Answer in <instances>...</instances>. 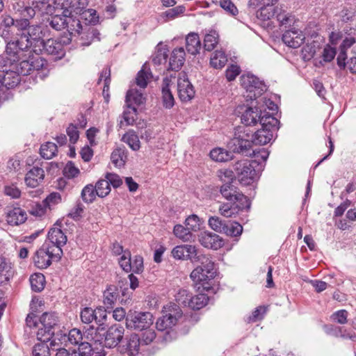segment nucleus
I'll list each match as a JSON object with an SVG mask.
<instances>
[{
	"mask_svg": "<svg viewBox=\"0 0 356 356\" xmlns=\"http://www.w3.org/2000/svg\"><path fill=\"white\" fill-rule=\"evenodd\" d=\"M261 121V129L252 131L250 128L238 127L234 136L227 143V147L233 153L251 156L254 151L253 145H264L269 143L273 132L278 130L280 121L272 115H268Z\"/></svg>",
	"mask_w": 356,
	"mask_h": 356,
	"instance_id": "obj_1",
	"label": "nucleus"
},
{
	"mask_svg": "<svg viewBox=\"0 0 356 356\" xmlns=\"http://www.w3.org/2000/svg\"><path fill=\"white\" fill-rule=\"evenodd\" d=\"M222 196L227 200L220 206V213L226 218L236 216L240 211L250 209V202L239 189L234 185L233 181H228L220 187Z\"/></svg>",
	"mask_w": 356,
	"mask_h": 356,
	"instance_id": "obj_2",
	"label": "nucleus"
},
{
	"mask_svg": "<svg viewBox=\"0 0 356 356\" xmlns=\"http://www.w3.org/2000/svg\"><path fill=\"white\" fill-rule=\"evenodd\" d=\"M31 45L32 42L29 35L23 32L19 38L8 42L6 49L8 59L19 61L21 58L29 55V51H31V54H33V51L30 49Z\"/></svg>",
	"mask_w": 356,
	"mask_h": 356,
	"instance_id": "obj_3",
	"label": "nucleus"
},
{
	"mask_svg": "<svg viewBox=\"0 0 356 356\" xmlns=\"http://www.w3.org/2000/svg\"><path fill=\"white\" fill-rule=\"evenodd\" d=\"M12 69L15 70L17 74L26 76L30 74L33 70H40L46 64V60L42 57L34 56L33 54L26 55L19 61L10 60Z\"/></svg>",
	"mask_w": 356,
	"mask_h": 356,
	"instance_id": "obj_4",
	"label": "nucleus"
},
{
	"mask_svg": "<svg viewBox=\"0 0 356 356\" xmlns=\"http://www.w3.org/2000/svg\"><path fill=\"white\" fill-rule=\"evenodd\" d=\"M256 162L248 159L238 161L233 164L234 179L243 185L251 184L257 175L255 170Z\"/></svg>",
	"mask_w": 356,
	"mask_h": 356,
	"instance_id": "obj_5",
	"label": "nucleus"
},
{
	"mask_svg": "<svg viewBox=\"0 0 356 356\" xmlns=\"http://www.w3.org/2000/svg\"><path fill=\"white\" fill-rule=\"evenodd\" d=\"M57 316L51 313H44L39 318L40 327L37 331V339L39 341H49L58 328Z\"/></svg>",
	"mask_w": 356,
	"mask_h": 356,
	"instance_id": "obj_6",
	"label": "nucleus"
},
{
	"mask_svg": "<svg viewBox=\"0 0 356 356\" xmlns=\"http://www.w3.org/2000/svg\"><path fill=\"white\" fill-rule=\"evenodd\" d=\"M153 323V316L149 312L129 311L126 318L127 329L143 331L149 328Z\"/></svg>",
	"mask_w": 356,
	"mask_h": 356,
	"instance_id": "obj_7",
	"label": "nucleus"
},
{
	"mask_svg": "<svg viewBox=\"0 0 356 356\" xmlns=\"http://www.w3.org/2000/svg\"><path fill=\"white\" fill-rule=\"evenodd\" d=\"M241 83L249 94L250 99H257L266 90V85L253 74H243L241 76Z\"/></svg>",
	"mask_w": 356,
	"mask_h": 356,
	"instance_id": "obj_8",
	"label": "nucleus"
},
{
	"mask_svg": "<svg viewBox=\"0 0 356 356\" xmlns=\"http://www.w3.org/2000/svg\"><path fill=\"white\" fill-rule=\"evenodd\" d=\"M170 313L163 315L159 318L156 323V327L159 331H164L175 325L178 319L182 316V311L175 304L171 306Z\"/></svg>",
	"mask_w": 356,
	"mask_h": 356,
	"instance_id": "obj_9",
	"label": "nucleus"
},
{
	"mask_svg": "<svg viewBox=\"0 0 356 356\" xmlns=\"http://www.w3.org/2000/svg\"><path fill=\"white\" fill-rule=\"evenodd\" d=\"M177 92L179 97L182 102H188L195 96V90L189 81L188 75L184 72L179 74L177 79Z\"/></svg>",
	"mask_w": 356,
	"mask_h": 356,
	"instance_id": "obj_10",
	"label": "nucleus"
},
{
	"mask_svg": "<svg viewBox=\"0 0 356 356\" xmlns=\"http://www.w3.org/2000/svg\"><path fill=\"white\" fill-rule=\"evenodd\" d=\"M268 115L269 114H266L262 115L261 111L256 106L245 107L241 114V120L245 126V127L248 128V127L256 125L258 122L261 124V121L263 120L262 118H264V117Z\"/></svg>",
	"mask_w": 356,
	"mask_h": 356,
	"instance_id": "obj_11",
	"label": "nucleus"
},
{
	"mask_svg": "<svg viewBox=\"0 0 356 356\" xmlns=\"http://www.w3.org/2000/svg\"><path fill=\"white\" fill-rule=\"evenodd\" d=\"M124 329L120 325L110 327L105 333L104 346L112 348L116 347L122 340Z\"/></svg>",
	"mask_w": 356,
	"mask_h": 356,
	"instance_id": "obj_12",
	"label": "nucleus"
},
{
	"mask_svg": "<svg viewBox=\"0 0 356 356\" xmlns=\"http://www.w3.org/2000/svg\"><path fill=\"white\" fill-rule=\"evenodd\" d=\"M198 241L204 248L213 250H218L224 245L223 239L219 235L210 232H201Z\"/></svg>",
	"mask_w": 356,
	"mask_h": 356,
	"instance_id": "obj_13",
	"label": "nucleus"
},
{
	"mask_svg": "<svg viewBox=\"0 0 356 356\" xmlns=\"http://www.w3.org/2000/svg\"><path fill=\"white\" fill-rule=\"evenodd\" d=\"M197 254L196 248L191 245H177L172 250L174 258L182 260L191 259L194 261Z\"/></svg>",
	"mask_w": 356,
	"mask_h": 356,
	"instance_id": "obj_14",
	"label": "nucleus"
},
{
	"mask_svg": "<svg viewBox=\"0 0 356 356\" xmlns=\"http://www.w3.org/2000/svg\"><path fill=\"white\" fill-rule=\"evenodd\" d=\"M20 82V76L11 68L10 72L0 74V90L2 95H4V90L16 87Z\"/></svg>",
	"mask_w": 356,
	"mask_h": 356,
	"instance_id": "obj_15",
	"label": "nucleus"
},
{
	"mask_svg": "<svg viewBox=\"0 0 356 356\" xmlns=\"http://www.w3.org/2000/svg\"><path fill=\"white\" fill-rule=\"evenodd\" d=\"M140 343V337L136 334H133L126 339L124 345L118 346V350L121 353L133 356L138 353Z\"/></svg>",
	"mask_w": 356,
	"mask_h": 356,
	"instance_id": "obj_16",
	"label": "nucleus"
},
{
	"mask_svg": "<svg viewBox=\"0 0 356 356\" xmlns=\"http://www.w3.org/2000/svg\"><path fill=\"white\" fill-rule=\"evenodd\" d=\"M282 39L286 45L296 49L303 43L305 37L301 31L291 29L284 32Z\"/></svg>",
	"mask_w": 356,
	"mask_h": 356,
	"instance_id": "obj_17",
	"label": "nucleus"
},
{
	"mask_svg": "<svg viewBox=\"0 0 356 356\" xmlns=\"http://www.w3.org/2000/svg\"><path fill=\"white\" fill-rule=\"evenodd\" d=\"M171 82L170 78L165 77L161 84L162 103L163 106L167 109L172 108L175 105V98L170 88Z\"/></svg>",
	"mask_w": 356,
	"mask_h": 356,
	"instance_id": "obj_18",
	"label": "nucleus"
},
{
	"mask_svg": "<svg viewBox=\"0 0 356 356\" xmlns=\"http://www.w3.org/2000/svg\"><path fill=\"white\" fill-rule=\"evenodd\" d=\"M99 32L98 30L93 27L89 26L87 22L85 23L84 29L79 35L81 41V45L88 46L95 40L99 41Z\"/></svg>",
	"mask_w": 356,
	"mask_h": 356,
	"instance_id": "obj_19",
	"label": "nucleus"
},
{
	"mask_svg": "<svg viewBox=\"0 0 356 356\" xmlns=\"http://www.w3.org/2000/svg\"><path fill=\"white\" fill-rule=\"evenodd\" d=\"M194 261L200 263L201 265L197 268H201L203 271H205L207 273L206 277L209 280H213L215 277L216 271L214 268V263L208 256L197 254Z\"/></svg>",
	"mask_w": 356,
	"mask_h": 356,
	"instance_id": "obj_20",
	"label": "nucleus"
},
{
	"mask_svg": "<svg viewBox=\"0 0 356 356\" xmlns=\"http://www.w3.org/2000/svg\"><path fill=\"white\" fill-rule=\"evenodd\" d=\"M26 219L27 214L26 211L19 207H15L10 209L6 214V221L12 226L21 225L24 223Z\"/></svg>",
	"mask_w": 356,
	"mask_h": 356,
	"instance_id": "obj_21",
	"label": "nucleus"
},
{
	"mask_svg": "<svg viewBox=\"0 0 356 356\" xmlns=\"http://www.w3.org/2000/svg\"><path fill=\"white\" fill-rule=\"evenodd\" d=\"M44 170L39 167H33L26 173L25 182L28 186L35 188L44 179Z\"/></svg>",
	"mask_w": 356,
	"mask_h": 356,
	"instance_id": "obj_22",
	"label": "nucleus"
},
{
	"mask_svg": "<svg viewBox=\"0 0 356 356\" xmlns=\"http://www.w3.org/2000/svg\"><path fill=\"white\" fill-rule=\"evenodd\" d=\"M48 252L49 250H47L44 245L35 252L33 259L37 268L44 269L51 265V257H49Z\"/></svg>",
	"mask_w": 356,
	"mask_h": 356,
	"instance_id": "obj_23",
	"label": "nucleus"
},
{
	"mask_svg": "<svg viewBox=\"0 0 356 356\" xmlns=\"http://www.w3.org/2000/svg\"><path fill=\"white\" fill-rule=\"evenodd\" d=\"M41 45L43 50L48 54L56 55L58 57L64 54L62 42L57 40L50 38L46 41L42 40Z\"/></svg>",
	"mask_w": 356,
	"mask_h": 356,
	"instance_id": "obj_24",
	"label": "nucleus"
},
{
	"mask_svg": "<svg viewBox=\"0 0 356 356\" xmlns=\"http://www.w3.org/2000/svg\"><path fill=\"white\" fill-rule=\"evenodd\" d=\"M185 61V51L183 47L175 49L171 54L169 61V69L178 71L183 66Z\"/></svg>",
	"mask_w": 356,
	"mask_h": 356,
	"instance_id": "obj_25",
	"label": "nucleus"
},
{
	"mask_svg": "<svg viewBox=\"0 0 356 356\" xmlns=\"http://www.w3.org/2000/svg\"><path fill=\"white\" fill-rule=\"evenodd\" d=\"M356 42L355 38H346L339 47V53L337 58V65L341 69L346 67V60L347 58L346 51Z\"/></svg>",
	"mask_w": 356,
	"mask_h": 356,
	"instance_id": "obj_26",
	"label": "nucleus"
},
{
	"mask_svg": "<svg viewBox=\"0 0 356 356\" xmlns=\"http://www.w3.org/2000/svg\"><path fill=\"white\" fill-rule=\"evenodd\" d=\"M186 49L188 53L196 55L201 49V42L198 34L195 33H189L186 38Z\"/></svg>",
	"mask_w": 356,
	"mask_h": 356,
	"instance_id": "obj_27",
	"label": "nucleus"
},
{
	"mask_svg": "<svg viewBox=\"0 0 356 356\" xmlns=\"http://www.w3.org/2000/svg\"><path fill=\"white\" fill-rule=\"evenodd\" d=\"M207 273L203 271L201 268H195L191 273V278L195 282L201 284L203 290L209 291L211 289V286L209 281L211 280L206 277Z\"/></svg>",
	"mask_w": 356,
	"mask_h": 356,
	"instance_id": "obj_28",
	"label": "nucleus"
},
{
	"mask_svg": "<svg viewBox=\"0 0 356 356\" xmlns=\"http://www.w3.org/2000/svg\"><path fill=\"white\" fill-rule=\"evenodd\" d=\"M48 238L53 245L63 246L67 242V236L57 227L51 228L48 232Z\"/></svg>",
	"mask_w": 356,
	"mask_h": 356,
	"instance_id": "obj_29",
	"label": "nucleus"
},
{
	"mask_svg": "<svg viewBox=\"0 0 356 356\" xmlns=\"http://www.w3.org/2000/svg\"><path fill=\"white\" fill-rule=\"evenodd\" d=\"M64 14L49 17L46 20V26H50L56 31H60L67 26V17Z\"/></svg>",
	"mask_w": 356,
	"mask_h": 356,
	"instance_id": "obj_30",
	"label": "nucleus"
},
{
	"mask_svg": "<svg viewBox=\"0 0 356 356\" xmlns=\"http://www.w3.org/2000/svg\"><path fill=\"white\" fill-rule=\"evenodd\" d=\"M273 6L274 5L264 4V6L257 11V19L261 20L263 23L274 19L275 15L276 14V7Z\"/></svg>",
	"mask_w": 356,
	"mask_h": 356,
	"instance_id": "obj_31",
	"label": "nucleus"
},
{
	"mask_svg": "<svg viewBox=\"0 0 356 356\" xmlns=\"http://www.w3.org/2000/svg\"><path fill=\"white\" fill-rule=\"evenodd\" d=\"M273 19L276 20L280 26H284L286 28L293 22V17L282 8L276 6V14L275 15Z\"/></svg>",
	"mask_w": 356,
	"mask_h": 356,
	"instance_id": "obj_32",
	"label": "nucleus"
},
{
	"mask_svg": "<svg viewBox=\"0 0 356 356\" xmlns=\"http://www.w3.org/2000/svg\"><path fill=\"white\" fill-rule=\"evenodd\" d=\"M145 101L143 94L136 89L129 90L126 95V103L128 108H131L132 103L136 105L143 104Z\"/></svg>",
	"mask_w": 356,
	"mask_h": 356,
	"instance_id": "obj_33",
	"label": "nucleus"
},
{
	"mask_svg": "<svg viewBox=\"0 0 356 356\" xmlns=\"http://www.w3.org/2000/svg\"><path fill=\"white\" fill-rule=\"evenodd\" d=\"M127 157L126 149L123 146L119 147L113 150L111 156V159L115 167L120 168L125 164Z\"/></svg>",
	"mask_w": 356,
	"mask_h": 356,
	"instance_id": "obj_34",
	"label": "nucleus"
},
{
	"mask_svg": "<svg viewBox=\"0 0 356 356\" xmlns=\"http://www.w3.org/2000/svg\"><path fill=\"white\" fill-rule=\"evenodd\" d=\"M232 150H225L222 148H215L210 152V157L211 159L218 162H226L231 160L233 157Z\"/></svg>",
	"mask_w": 356,
	"mask_h": 356,
	"instance_id": "obj_35",
	"label": "nucleus"
},
{
	"mask_svg": "<svg viewBox=\"0 0 356 356\" xmlns=\"http://www.w3.org/2000/svg\"><path fill=\"white\" fill-rule=\"evenodd\" d=\"M118 297V289L114 285H110L104 293V304L107 309H112Z\"/></svg>",
	"mask_w": 356,
	"mask_h": 356,
	"instance_id": "obj_36",
	"label": "nucleus"
},
{
	"mask_svg": "<svg viewBox=\"0 0 356 356\" xmlns=\"http://www.w3.org/2000/svg\"><path fill=\"white\" fill-rule=\"evenodd\" d=\"M46 30L40 25H32L30 26L25 33L29 35L30 40L40 42L41 44V41L44 40L43 38L45 36Z\"/></svg>",
	"mask_w": 356,
	"mask_h": 356,
	"instance_id": "obj_37",
	"label": "nucleus"
},
{
	"mask_svg": "<svg viewBox=\"0 0 356 356\" xmlns=\"http://www.w3.org/2000/svg\"><path fill=\"white\" fill-rule=\"evenodd\" d=\"M209 301V297L204 293H199L192 296L190 299L188 307L193 310H199L206 306Z\"/></svg>",
	"mask_w": 356,
	"mask_h": 356,
	"instance_id": "obj_38",
	"label": "nucleus"
},
{
	"mask_svg": "<svg viewBox=\"0 0 356 356\" xmlns=\"http://www.w3.org/2000/svg\"><path fill=\"white\" fill-rule=\"evenodd\" d=\"M64 339L67 340V346L68 345L78 346L83 342V336L79 329L73 328L69 331L67 337H64Z\"/></svg>",
	"mask_w": 356,
	"mask_h": 356,
	"instance_id": "obj_39",
	"label": "nucleus"
},
{
	"mask_svg": "<svg viewBox=\"0 0 356 356\" xmlns=\"http://www.w3.org/2000/svg\"><path fill=\"white\" fill-rule=\"evenodd\" d=\"M57 150V145L55 143L47 142L41 145L40 153L42 158L45 159H51L56 156Z\"/></svg>",
	"mask_w": 356,
	"mask_h": 356,
	"instance_id": "obj_40",
	"label": "nucleus"
},
{
	"mask_svg": "<svg viewBox=\"0 0 356 356\" xmlns=\"http://www.w3.org/2000/svg\"><path fill=\"white\" fill-rule=\"evenodd\" d=\"M227 62V56L225 52L222 51H216L210 59L211 65L216 69L222 68Z\"/></svg>",
	"mask_w": 356,
	"mask_h": 356,
	"instance_id": "obj_41",
	"label": "nucleus"
},
{
	"mask_svg": "<svg viewBox=\"0 0 356 356\" xmlns=\"http://www.w3.org/2000/svg\"><path fill=\"white\" fill-rule=\"evenodd\" d=\"M168 49L165 45L159 43L156 47V51L152 57V62L155 65H161L165 62L168 58Z\"/></svg>",
	"mask_w": 356,
	"mask_h": 356,
	"instance_id": "obj_42",
	"label": "nucleus"
},
{
	"mask_svg": "<svg viewBox=\"0 0 356 356\" xmlns=\"http://www.w3.org/2000/svg\"><path fill=\"white\" fill-rule=\"evenodd\" d=\"M29 280L33 291L40 292L44 289L45 277L42 274L35 273L30 277Z\"/></svg>",
	"mask_w": 356,
	"mask_h": 356,
	"instance_id": "obj_43",
	"label": "nucleus"
},
{
	"mask_svg": "<svg viewBox=\"0 0 356 356\" xmlns=\"http://www.w3.org/2000/svg\"><path fill=\"white\" fill-rule=\"evenodd\" d=\"M242 232L243 227L238 222L236 221H227L223 234L229 236H238L242 234Z\"/></svg>",
	"mask_w": 356,
	"mask_h": 356,
	"instance_id": "obj_44",
	"label": "nucleus"
},
{
	"mask_svg": "<svg viewBox=\"0 0 356 356\" xmlns=\"http://www.w3.org/2000/svg\"><path fill=\"white\" fill-rule=\"evenodd\" d=\"M96 188L92 184L86 185L81 191V198L86 203H92L96 197Z\"/></svg>",
	"mask_w": 356,
	"mask_h": 356,
	"instance_id": "obj_45",
	"label": "nucleus"
},
{
	"mask_svg": "<svg viewBox=\"0 0 356 356\" xmlns=\"http://www.w3.org/2000/svg\"><path fill=\"white\" fill-rule=\"evenodd\" d=\"M40 341L33 346L32 356H50V348L47 343L48 341Z\"/></svg>",
	"mask_w": 356,
	"mask_h": 356,
	"instance_id": "obj_46",
	"label": "nucleus"
},
{
	"mask_svg": "<svg viewBox=\"0 0 356 356\" xmlns=\"http://www.w3.org/2000/svg\"><path fill=\"white\" fill-rule=\"evenodd\" d=\"M69 24L68 32L71 36L79 35L84 29V26L81 24L79 19L70 18L67 22V25Z\"/></svg>",
	"mask_w": 356,
	"mask_h": 356,
	"instance_id": "obj_47",
	"label": "nucleus"
},
{
	"mask_svg": "<svg viewBox=\"0 0 356 356\" xmlns=\"http://www.w3.org/2000/svg\"><path fill=\"white\" fill-rule=\"evenodd\" d=\"M174 234L184 241H188L192 237V233L188 227L181 225H176L173 229Z\"/></svg>",
	"mask_w": 356,
	"mask_h": 356,
	"instance_id": "obj_48",
	"label": "nucleus"
},
{
	"mask_svg": "<svg viewBox=\"0 0 356 356\" xmlns=\"http://www.w3.org/2000/svg\"><path fill=\"white\" fill-rule=\"evenodd\" d=\"M227 221L222 220L218 216H211L209 219V227L216 232L223 233Z\"/></svg>",
	"mask_w": 356,
	"mask_h": 356,
	"instance_id": "obj_49",
	"label": "nucleus"
},
{
	"mask_svg": "<svg viewBox=\"0 0 356 356\" xmlns=\"http://www.w3.org/2000/svg\"><path fill=\"white\" fill-rule=\"evenodd\" d=\"M95 186L96 188V193L100 197H106L111 192L109 182L106 178L105 179H99Z\"/></svg>",
	"mask_w": 356,
	"mask_h": 356,
	"instance_id": "obj_50",
	"label": "nucleus"
},
{
	"mask_svg": "<svg viewBox=\"0 0 356 356\" xmlns=\"http://www.w3.org/2000/svg\"><path fill=\"white\" fill-rule=\"evenodd\" d=\"M202 221L195 214L189 216L185 220V225L191 232H197L200 229Z\"/></svg>",
	"mask_w": 356,
	"mask_h": 356,
	"instance_id": "obj_51",
	"label": "nucleus"
},
{
	"mask_svg": "<svg viewBox=\"0 0 356 356\" xmlns=\"http://www.w3.org/2000/svg\"><path fill=\"white\" fill-rule=\"evenodd\" d=\"M122 140L127 143L134 151L140 149V141L138 136L135 134H124L122 137Z\"/></svg>",
	"mask_w": 356,
	"mask_h": 356,
	"instance_id": "obj_52",
	"label": "nucleus"
},
{
	"mask_svg": "<svg viewBox=\"0 0 356 356\" xmlns=\"http://www.w3.org/2000/svg\"><path fill=\"white\" fill-rule=\"evenodd\" d=\"M53 2L55 8L63 10L62 13L65 16L71 14L69 9L72 8V0H53Z\"/></svg>",
	"mask_w": 356,
	"mask_h": 356,
	"instance_id": "obj_53",
	"label": "nucleus"
},
{
	"mask_svg": "<svg viewBox=\"0 0 356 356\" xmlns=\"http://www.w3.org/2000/svg\"><path fill=\"white\" fill-rule=\"evenodd\" d=\"M191 294L186 289H179L175 295V300L179 305L188 307L190 303Z\"/></svg>",
	"mask_w": 356,
	"mask_h": 356,
	"instance_id": "obj_54",
	"label": "nucleus"
},
{
	"mask_svg": "<svg viewBox=\"0 0 356 356\" xmlns=\"http://www.w3.org/2000/svg\"><path fill=\"white\" fill-rule=\"evenodd\" d=\"M218 43V36L216 33L207 34L204 40V48L208 51H212Z\"/></svg>",
	"mask_w": 356,
	"mask_h": 356,
	"instance_id": "obj_55",
	"label": "nucleus"
},
{
	"mask_svg": "<svg viewBox=\"0 0 356 356\" xmlns=\"http://www.w3.org/2000/svg\"><path fill=\"white\" fill-rule=\"evenodd\" d=\"M119 264L125 272L129 273L131 271V258L129 251L125 250L124 252V254L120 257L119 260Z\"/></svg>",
	"mask_w": 356,
	"mask_h": 356,
	"instance_id": "obj_56",
	"label": "nucleus"
},
{
	"mask_svg": "<svg viewBox=\"0 0 356 356\" xmlns=\"http://www.w3.org/2000/svg\"><path fill=\"white\" fill-rule=\"evenodd\" d=\"M81 19H85L89 24H95L99 21V15L95 10L88 9L83 12Z\"/></svg>",
	"mask_w": 356,
	"mask_h": 356,
	"instance_id": "obj_57",
	"label": "nucleus"
},
{
	"mask_svg": "<svg viewBox=\"0 0 356 356\" xmlns=\"http://www.w3.org/2000/svg\"><path fill=\"white\" fill-rule=\"evenodd\" d=\"M62 246L56 245H51V246L46 247L47 250H49V257H51V261H58L63 255Z\"/></svg>",
	"mask_w": 356,
	"mask_h": 356,
	"instance_id": "obj_58",
	"label": "nucleus"
},
{
	"mask_svg": "<svg viewBox=\"0 0 356 356\" xmlns=\"http://www.w3.org/2000/svg\"><path fill=\"white\" fill-rule=\"evenodd\" d=\"M10 269L9 265L3 257H0V284L8 280V273Z\"/></svg>",
	"mask_w": 356,
	"mask_h": 356,
	"instance_id": "obj_59",
	"label": "nucleus"
},
{
	"mask_svg": "<svg viewBox=\"0 0 356 356\" xmlns=\"http://www.w3.org/2000/svg\"><path fill=\"white\" fill-rule=\"evenodd\" d=\"M78 348L75 351L81 356H92L93 350L90 343L83 341L79 343Z\"/></svg>",
	"mask_w": 356,
	"mask_h": 356,
	"instance_id": "obj_60",
	"label": "nucleus"
},
{
	"mask_svg": "<svg viewBox=\"0 0 356 356\" xmlns=\"http://www.w3.org/2000/svg\"><path fill=\"white\" fill-rule=\"evenodd\" d=\"M79 168L74 166L72 161H68L63 169V175L69 178H74L79 174Z\"/></svg>",
	"mask_w": 356,
	"mask_h": 356,
	"instance_id": "obj_61",
	"label": "nucleus"
},
{
	"mask_svg": "<svg viewBox=\"0 0 356 356\" xmlns=\"http://www.w3.org/2000/svg\"><path fill=\"white\" fill-rule=\"evenodd\" d=\"M131 271L134 273H141L144 270L143 258L140 255H136L131 260Z\"/></svg>",
	"mask_w": 356,
	"mask_h": 356,
	"instance_id": "obj_62",
	"label": "nucleus"
},
{
	"mask_svg": "<svg viewBox=\"0 0 356 356\" xmlns=\"http://www.w3.org/2000/svg\"><path fill=\"white\" fill-rule=\"evenodd\" d=\"M81 319L86 324L95 321V310L90 307H85L81 312Z\"/></svg>",
	"mask_w": 356,
	"mask_h": 356,
	"instance_id": "obj_63",
	"label": "nucleus"
},
{
	"mask_svg": "<svg viewBox=\"0 0 356 356\" xmlns=\"http://www.w3.org/2000/svg\"><path fill=\"white\" fill-rule=\"evenodd\" d=\"M150 74L142 68L138 73L136 76V84L140 88H145L147 86V80Z\"/></svg>",
	"mask_w": 356,
	"mask_h": 356,
	"instance_id": "obj_64",
	"label": "nucleus"
}]
</instances>
